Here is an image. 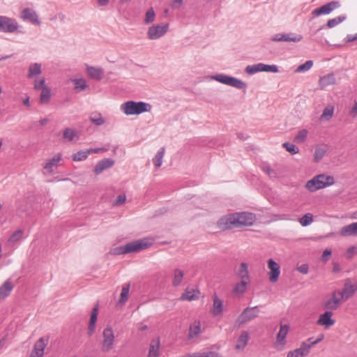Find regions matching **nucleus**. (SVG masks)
<instances>
[{
  "instance_id": "1",
  "label": "nucleus",
  "mask_w": 357,
  "mask_h": 357,
  "mask_svg": "<svg viewBox=\"0 0 357 357\" xmlns=\"http://www.w3.org/2000/svg\"><path fill=\"white\" fill-rule=\"evenodd\" d=\"M324 338V334H319L316 339L310 337L301 342L299 347L289 350L287 353V357H306L307 356L312 348L322 341Z\"/></svg>"
},
{
  "instance_id": "2",
  "label": "nucleus",
  "mask_w": 357,
  "mask_h": 357,
  "mask_svg": "<svg viewBox=\"0 0 357 357\" xmlns=\"http://www.w3.org/2000/svg\"><path fill=\"white\" fill-rule=\"evenodd\" d=\"M334 183L335 178L333 176L327 174H320L307 181L305 185V188L308 191L314 192L321 189L330 187Z\"/></svg>"
},
{
  "instance_id": "3",
  "label": "nucleus",
  "mask_w": 357,
  "mask_h": 357,
  "mask_svg": "<svg viewBox=\"0 0 357 357\" xmlns=\"http://www.w3.org/2000/svg\"><path fill=\"white\" fill-rule=\"evenodd\" d=\"M152 243L153 242L151 239L143 238L129 243L124 246L115 248L111 250V253L113 255H122L130 252H136L148 248L152 245Z\"/></svg>"
},
{
  "instance_id": "4",
  "label": "nucleus",
  "mask_w": 357,
  "mask_h": 357,
  "mask_svg": "<svg viewBox=\"0 0 357 357\" xmlns=\"http://www.w3.org/2000/svg\"><path fill=\"white\" fill-rule=\"evenodd\" d=\"M152 106L144 102L127 101L121 105V110L126 115H139L144 112H149Z\"/></svg>"
},
{
  "instance_id": "5",
  "label": "nucleus",
  "mask_w": 357,
  "mask_h": 357,
  "mask_svg": "<svg viewBox=\"0 0 357 357\" xmlns=\"http://www.w3.org/2000/svg\"><path fill=\"white\" fill-rule=\"evenodd\" d=\"M115 331L112 326L107 325L102 332V340L100 342L101 350L103 352H109L115 346Z\"/></svg>"
},
{
  "instance_id": "6",
  "label": "nucleus",
  "mask_w": 357,
  "mask_h": 357,
  "mask_svg": "<svg viewBox=\"0 0 357 357\" xmlns=\"http://www.w3.org/2000/svg\"><path fill=\"white\" fill-rule=\"evenodd\" d=\"M290 331V326L288 324H281L279 331L276 335L273 344V347L277 351H282L286 347L287 344V336Z\"/></svg>"
},
{
  "instance_id": "7",
  "label": "nucleus",
  "mask_w": 357,
  "mask_h": 357,
  "mask_svg": "<svg viewBox=\"0 0 357 357\" xmlns=\"http://www.w3.org/2000/svg\"><path fill=\"white\" fill-rule=\"evenodd\" d=\"M169 29V24H153L147 31V37L150 40H158L165 36Z\"/></svg>"
},
{
  "instance_id": "8",
  "label": "nucleus",
  "mask_w": 357,
  "mask_h": 357,
  "mask_svg": "<svg viewBox=\"0 0 357 357\" xmlns=\"http://www.w3.org/2000/svg\"><path fill=\"white\" fill-rule=\"evenodd\" d=\"M259 310L258 307H246L238 317L236 322L239 326H242L259 316Z\"/></svg>"
},
{
  "instance_id": "9",
  "label": "nucleus",
  "mask_w": 357,
  "mask_h": 357,
  "mask_svg": "<svg viewBox=\"0 0 357 357\" xmlns=\"http://www.w3.org/2000/svg\"><path fill=\"white\" fill-rule=\"evenodd\" d=\"M34 89L40 90V102L43 104L49 102L51 97V91L45 84V79L43 77H39L38 79H34Z\"/></svg>"
},
{
  "instance_id": "10",
  "label": "nucleus",
  "mask_w": 357,
  "mask_h": 357,
  "mask_svg": "<svg viewBox=\"0 0 357 357\" xmlns=\"http://www.w3.org/2000/svg\"><path fill=\"white\" fill-rule=\"evenodd\" d=\"M268 277L271 282L275 283L278 281L281 274L280 265L273 259L267 260Z\"/></svg>"
},
{
  "instance_id": "11",
  "label": "nucleus",
  "mask_w": 357,
  "mask_h": 357,
  "mask_svg": "<svg viewBox=\"0 0 357 357\" xmlns=\"http://www.w3.org/2000/svg\"><path fill=\"white\" fill-rule=\"evenodd\" d=\"M344 301L340 290H335L332 292L331 297L326 301L324 306L327 309L335 310L342 305Z\"/></svg>"
},
{
  "instance_id": "12",
  "label": "nucleus",
  "mask_w": 357,
  "mask_h": 357,
  "mask_svg": "<svg viewBox=\"0 0 357 357\" xmlns=\"http://www.w3.org/2000/svg\"><path fill=\"white\" fill-rule=\"evenodd\" d=\"M218 226L222 230L238 227L236 213L222 216L218 220Z\"/></svg>"
},
{
  "instance_id": "13",
  "label": "nucleus",
  "mask_w": 357,
  "mask_h": 357,
  "mask_svg": "<svg viewBox=\"0 0 357 357\" xmlns=\"http://www.w3.org/2000/svg\"><path fill=\"white\" fill-rule=\"evenodd\" d=\"M18 27L17 22L6 16L0 15V31L5 33H13Z\"/></svg>"
},
{
  "instance_id": "14",
  "label": "nucleus",
  "mask_w": 357,
  "mask_h": 357,
  "mask_svg": "<svg viewBox=\"0 0 357 357\" xmlns=\"http://www.w3.org/2000/svg\"><path fill=\"white\" fill-rule=\"evenodd\" d=\"M49 338L47 337H43L37 340L34 344L30 357H43L45 349L47 346Z\"/></svg>"
},
{
  "instance_id": "15",
  "label": "nucleus",
  "mask_w": 357,
  "mask_h": 357,
  "mask_svg": "<svg viewBox=\"0 0 357 357\" xmlns=\"http://www.w3.org/2000/svg\"><path fill=\"white\" fill-rule=\"evenodd\" d=\"M49 338L47 337H43L37 340L34 344L30 357H43L45 349L47 346Z\"/></svg>"
},
{
  "instance_id": "16",
  "label": "nucleus",
  "mask_w": 357,
  "mask_h": 357,
  "mask_svg": "<svg viewBox=\"0 0 357 357\" xmlns=\"http://www.w3.org/2000/svg\"><path fill=\"white\" fill-rule=\"evenodd\" d=\"M238 227H248L253 225L255 217L250 213H236Z\"/></svg>"
},
{
  "instance_id": "17",
  "label": "nucleus",
  "mask_w": 357,
  "mask_h": 357,
  "mask_svg": "<svg viewBox=\"0 0 357 357\" xmlns=\"http://www.w3.org/2000/svg\"><path fill=\"white\" fill-rule=\"evenodd\" d=\"M335 323V320L333 318V312L331 311H326L321 314L317 321V324L324 327L325 329L330 328Z\"/></svg>"
},
{
  "instance_id": "18",
  "label": "nucleus",
  "mask_w": 357,
  "mask_h": 357,
  "mask_svg": "<svg viewBox=\"0 0 357 357\" xmlns=\"http://www.w3.org/2000/svg\"><path fill=\"white\" fill-rule=\"evenodd\" d=\"M214 79L219 82L234 86L238 89H242L245 86V84L242 81L227 75H219L214 77Z\"/></svg>"
},
{
  "instance_id": "19",
  "label": "nucleus",
  "mask_w": 357,
  "mask_h": 357,
  "mask_svg": "<svg viewBox=\"0 0 357 357\" xmlns=\"http://www.w3.org/2000/svg\"><path fill=\"white\" fill-rule=\"evenodd\" d=\"M98 312H99V306H98V304H96L93 307V308L91 312V315H90L89 326H88V328H87V333H88L89 336L93 335L96 331V322H97V319H98Z\"/></svg>"
},
{
  "instance_id": "20",
  "label": "nucleus",
  "mask_w": 357,
  "mask_h": 357,
  "mask_svg": "<svg viewBox=\"0 0 357 357\" xmlns=\"http://www.w3.org/2000/svg\"><path fill=\"white\" fill-rule=\"evenodd\" d=\"M200 291L198 289L187 287L181 295L179 300L184 301H192L199 299Z\"/></svg>"
},
{
  "instance_id": "21",
  "label": "nucleus",
  "mask_w": 357,
  "mask_h": 357,
  "mask_svg": "<svg viewBox=\"0 0 357 357\" xmlns=\"http://www.w3.org/2000/svg\"><path fill=\"white\" fill-rule=\"evenodd\" d=\"M339 6V3L337 1H331L326 5L321 6L319 8L314 10L312 14L317 17L321 15H328L331 13L333 10Z\"/></svg>"
},
{
  "instance_id": "22",
  "label": "nucleus",
  "mask_w": 357,
  "mask_h": 357,
  "mask_svg": "<svg viewBox=\"0 0 357 357\" xmlns=\"http://www.w3.org/2000/svg\"><path fill=\"white\" fill-rule=\"evenodd\" d=\"M357 291V284H352L349 280H347L344 284V288L340 291L344 301L351 298Z\"/></svg>"
},
{
  "instance_id": "23",
  "label": "nucleus",
  "mask_w": 357,
  "mask_h": 357,
  "mask_svg": "<svg viewBox=\"0 0 357 357\" xmlns=\"http://www.w3.org/2000/svg\"><path fill=\"white\" fill-rule=\"evenodd\" d=\"M302 40V36L296 34L278 33L273 38V41H285V42H299Z\"/></svg>"
},
{
  "instance_id": "24",
  "label": "nucleus",
  "mask_w": 357,
  "mask_h": 357,
  "mask_svg": "<svg viewBox=\"0 0 357 357\" xmlns=\"http://www.w3.org/2000/svg\"><path fill=\"white\" fill-rule=\"evenodd\" d=\"M249 339H250L249 333L245 331H241L237 340H236V342L235 344V349L237 351H243L245 348L246 345L248 344Z\"/></svg>"
},
{
  "instance_id": "25",
  "label": "nucleus",
  "mask_w": 357,
  "mask_h": 357,
  "mask_svg": "<svg viewBox=\"0 0 357 357\" xmlns=\"http://www.w3.org/2000/svg\"><path fill=\"white\" fill-rule=\"evenodd\" d=\"M114 165V161L109 158H105L100 160L94 168V173L97 175L102 173L104 170L112 167Z\"/></svg>"
},
{
  "instance_id": "26",
  "label": "nucleus",
  "mask_w": 357,
  "mask_h": 357,
  "mask_svg": "<svg viewBox=\"0 0 357 357\" xmlns=\"http://www.w3.org/2000/svg\"><path fill=\"white\" fill-rule=\"evenodd\" d=\"M223 312V301L214 295L213 297V306L211 309V312L213 316H220Z\"/></svg>"
},
{
  "instance_id": "27",
  "label": "nucleus",
  "mask_w": 357,
  "mask_h": 357,
  "mask_svg": "<svg viewBox=\"0 0 357 357\" xmlns=\"http://www.w3.org/2000/svg\"><path fill=\"white\" fill-rule=\"evenodd\" d=\"M340 234L343 237L357 236V222L342 227Z\"/></svg>"
},
{
  "instance_id": "28",
  "label": "nucleus",
  "mask_w": 357,
  "mask_h": 357,
  "mask_svg": "<svg viewBox=\"0 0 357 357\" xmlns=\"http://www.w3.org/2000/svg\"><path fill=\"white\" fill-rule=\"evenodd\" d=\"M336 84V79L333 74H328L319 78V86L321 89Z\"/></svg>"
},
{
  "instance_id": "29",
  "label": "nucleus",
  "mask_w": 357,
  "mask_h": 357,
  "mask_svg": "<svg viewBox=\"0 0 357 357\" xmlns=\"http://www.w3.org/2000/svg\"><path fill=\"white\" fill-rule=\"evenodd\" d=\"M160 342L158 338L151 341L148 357H159Z\"/></svg>"
},
{
  "instance_id": "30",
  "label": "nucleus",
  "mask_w": 357,
  "mask_h": 357,
  "mask_svg": "<svg viewBox=\"0 0 357 357\" xmlns=\"http://www.w3.org/2000/svg\"><path fill=\"white\" fill-rule=\"evenodd\" d=\"M61 159L62 155L61 153H56L53 156L52 159L45 163L44 169L48 173H52L53 172V167H56L58 164L61 161Z\"/></svg>"
},
{
  "instance_id": "31",
  "label": "nucleus",
  "mask_w": 357,
  "mask_h": 357,
  "mask_svg": "<svg viewBox=\"0 0 357 357\" xmlns=\"http://www.w3.org/2000/svg\"><path fill=\"white\" fill-rule=\"evenodd\" d=\"M250 284V281L245 280H240V282H237L233 288V294L236 296L243 295L247 290L248 286Z\"/></svg>"
},
{
  "instance_id": "32",
  "label": "nucleus",
  "mask_w": 357,
  "mask_h": 357,
  "mask_svg": "<svg viewBox=\"0 0 357 357\" xmlns=\"http://www.w3.org/2000/svg\"><path fill=\"white\" fill-rule=\"evenodd\" d=\"M13 289L12 282L8 280L1 286H0V301L3 300Z\"/></svg>"
},
{
  "instance_id": "33",
  "label": "nucleus",
  "mask_w": 357,
  "mask_h": 357,
  "mask_svg": "<svg viewBox=\"0 0 357 357\" xmlns=\"http://www.w3.org/2000/svg\"><path fill=\"white\" fill-rule=\"evenodd\" d=\"M24 20H27L33 24L38 25L40 24L36 12L31 9L24 10Z\"/></svg>"
},
{
  "instance_id": "34",
  "label": "nucleus",
  "mask_w": 357,
  "mask_h": 357,
  "mask_svg": "<svg viewBox=\"0 0 357 357\" xmlns=\"http://www.w3.org/2000/svg\"><path fill=\"white\" fill-rule=\"evenodd\" d=\"M237 275L240 280L250 282L248 266L246 263H241L240 264L237 272Z\"/></svg>"
},
{
  "instance_id": "35",
  "label": "nucleus",
  "mask_w": 357,
  "mask_h": 357,
  "mask_svg": "<svg viewBox=\"0 0 357 357\" xmlns=\"http://www.w3.org/2000/svg\"><path fill=\"white\" fill-rule=\"evenodd\" d=\"M328 151V148L326 145H318L314 149V161L319 162L324 157L325 154Z\"/></svg>"
},
{
  "instance_id": "36",
  "label": "nucleus",
  "mask_w": 357,
  "mask_h": 357,
  "mask_svg": "<svg viewBox=\"0 0 357 357\" xmlns=\"http://www.w3.org/2000/svg\"><path fill=\"white\" fill-rule=\"evenodd\" d=\"M184 277V271L181 269L176 268L174 271L173 273V280L172 284L174 287L179 286L182 282Z\"/></svg>"
},
{
  "instance_id": "37",
  "label": "nucleus",
  "mask_w": 357,
  "mask_h": 357,
  "mask_svg": "<svg viewBox=\"0 0 357 357\" xmlns=\"http://www.w3.org/2000/svg\"><path fill=\"white\" fill-rule=\"evenodd\" d=\"M87 73L93 79H100L103 75V70L100 68L88 67Z\"/></svg>"
},
{
  "instance_id": "38",
  "label": "nucleus",
  "mask_w": 357,
  "mask_h": 357,
  "mask_svg": "<svg viewBox=\"0 0 357 357\" xmlns=\"http://www.w3.org/2000/svg\"><path fill=\"white\" fill-rule=\"evenodd\" d=\"M201 331V322L199 321H195L193 322L189 328V337L193 338L197 337Z\"/></svg>"
},
{
  "instance_id": "39",
  "label": "nucleus",
  "mask_w": 357,
  "mask_h": 357,
  "mask_svg": "<svg viewBox=\"0 0 357 357\" xmlns=\"http://www.w3.org/2000/svg\"><path fill=\"white\" fill-rule=\"evenodd\" d=\"M41 73V65L38 63H33L29 66L28 77L35 78Z\"/></svg>"
},
{
  "instance_id": "40",
  "label": "nucleus",
  "mask_w": 357,
  "mask_h": 357,
  "mask_svg": "<svg viewBox=\"0 0 357 357\" xmlns=\"http://www.w3.org/2000/svg\"><path fill=\"white\" fill-rule=\"evenodd\" d=\"M63 135V138L68 141H73L79 139L78 132L71 128L65 129Z\"/></svg>"
},
{
  "instance_id": "41",
  "label": "nucleus",
  "mask_w": 357,
  "mask_h": 357,
  "mask_svg": "<svg viewBox=\"0 0 357 357\" xmlns=\"http://www.w3.org/2000/svg\"><path fill=\"white\" fill-rule=\"evenodd\" d=\"M334 113V107L332 105L326 106L321 115V119L324 121H328L332 118Z\"/></svg>"
},
{
  "instance_id": "42",
  "label": "nucleus",
  "mask_w": 357,
  "mask_h": 357,
  "mask_svg": "<svg viewBox=\"0 0 357 357\" xmlns=\"http://www.w3.org/2000/svg\"><path fill=\"white\" fill-rule=\"evenodd\" d=\"M183 357H221L218 353L215 351H206L202 353H193L185 355Z\"/></svg>"
},
{
  "instance_id": "43",
  "label": "nucleus",
  "mask_w": 357,
  "mask_h": 357,
  "mask_svg": "<svg viewBox=\"0 0 357 357\" xmlns=\"http://www.w3.org/2000/svg\"><path fill=\"white\" fill-rule=\"evenodd\" d=\"M346 20V17L344 15H340L338 17H336L335 18L331 19L327 22V27L328 28H333L338 25L339 24L342 23Z\"/></svg>"
},
{
  "instance_id": "44",
  "label": "nucleus",
  "mask_w": 357,
  "mask_h": 357,
  "mask_svg": "<svg viewBox=\"0 0 357 357\" xmlns=\"http://www.w3.org/2000/svg\"><path fill=\"white\" fill-rule=\"evenodd\" d=\"M75 84V89L77 91H82L87 88L86 82L84 79H75L73 80Z\"/></svg>"
},
{
  "instance_id": "45",
  "label": "nucleus",
  "mask_w": 357,
  "mask_h": 357,
  "mask_svg": "<svg viewBox=\"0 0 357 357\" xmlns=\"http://www.w3.org/2000/svg\"><path fill=\"white\" fill-rule=\"evenodd\" d=\"M308 131L306 129L301 130L294 137V142L296 143L304 142L307 137Z\"/></svg>"
},
{
  "instance_id": "46",
  "label": "nucleus",
  "mask_w": 357,
  "mask_h": 357,
  "mask_svg": "<svg viewBox=\"0 0 357 357\" xmlns=\"http://www.w3.org/2000/svg\"><path fill=\"white\" fill-rule=\"evenodd\" d=\"M312 222H313V215L312 213H310L305 214L299 220V222L303 227H306V226L310 225Z\"/></svg>"
},
{
  "instance_id": "47",
  "label": "nucleus",
  "mask_w": 357,
  "mask_h": 357,
  "mask_svg": "<svg viewBox=\"0 0 357 357\" xmlns=\"http://www.w3.org/2000/svg\"><path fill=\"white\" fill-rule=\"evenodd\" d=\"M165 154V149L162 148L155 155L153 161L155 167H159L161 166L162 162V158Z\"/></svg>"
},
{
  "instance_id": "48",
  "label": "nucleus",
  "mask_w": 357,
  "mask_h": 357,
  "mask_svg": "<svg viewBox=\"0 0 357 357\" xmlns=\"http://www.w3.org/2000/svg\"><path fill=\"white\" fill-rule=\"evenodd\" d=\"M89 156V152L86 151H80L73 155L72 158L74 161L79 162L84 160Z\"/></svg>"
},
{
  "instance_id": "49",
  "label": "nucleus",
  "mask_w": 357,
  "mask_h": 357,
  "mask_svg": "<svg viewBox=\"0 0 357 357\" xmlns=\"http://www.w3.org/2000/svg\"><path fill=\"white\" fill-rule=\"evenodd\" d=\"M246 72L249 74H255L257 72H263L262 63L248 66L246 68Z\"/></svg>"
},
{
  "instance_id": "50",
  "label": "nucleus",
  "mask_w": 357,
  "mask_h": 357,
  "mask_svg": "<svg viewBox=\"0 0 357 357\" xmlns=\"http://www.w3.org/2000/svg\"><path fill=\"white\" fill-rule=\"evenodd\" d=\"M155 16V12L153 10V8H149L146 13L145 18H144V23L146 24H151V22H153L154 21Z\"/></svg>"
},
{
  "instance_id": "51",
  "label": "nucleus",
  "mask_w": 357,
  "mask_h": 357,
  "mask_svg": "<svg viewBox=\"0 0 357 357\" xmlns=\"http://www.w3.org/2000/svg\"><path fill=\"white\" fill-rule=\"evenodd\" d=\"M22 238V231L19 229L14 232L8 239V241L11 243H14L20 241Z\"/></svg>"
},
{
  "instance_id": "52",
  "label": "nucleus",
  "mask_w": 357,
  "mask_h": 357,
  "mask_svg": "<svg viewBox=\"0 0 357 357\" xmlns=\"http://www.w3.org/2000/svg\"><path fill=\"white\" fill-rule=\"evenodd\" d=\"M313 65L312 61H307L305 63L299 66L298 68L296 69V72L301 73L309 70Z\"/></svg>"
},
{
  "instance_id": "53",
  "label": "nucleus",
  "mask_w": 357,
  "mask_h": 357,
  "mask_svg": "<svg viewBox=\"0 0 357 357\" xmlns=\"http://www.w3.org/2000/svg\"><path fill=\"white\" fill-rule=\"evenodd\" d=\"M283 146L286 150L291 154H296L299 152V149L294 144L290 143H284Z\"/></svg>"
},
{
  "instance_id": "54",
  "label": "nucleus",
  "mask_w": 357,
  "mask_h": 357,
  "mask_svg": "<svg viewBox=\"0 0 357 357\" xmlns=\"http://www.w3.org/2000/svg\"><path fill=\"white\" fill-rule=\"evenodd\" d=\"M349 116L353 119H357V98L354 100L349 111Z\"/></svg>"
},
{
  "instance_id": "55",
  "label": "nucleus",
  "mask_w": 357,
  "mask_h": 357,
  "mask_svg": "<svg viewBox=\"0 0 357 357\" xmlns=\"http://www.w3.org/2000/svg\"><path fill=\"white\" fill-rule=\"evenodd\" d=\"M129 294V287H123L121 293V298L120 302L124 303L128 297Z\"/></svg>"
},
{
  "instance_id": "56",
  "label": "nucleus",
  "mask_w": 357,
  "mask_h": 357,
  "mask_svg": "<svg viewBox=\"0 0 357 357\" xmlns=\"http://www.w3.org/2000/svg\"><path fill=\"white\" fill-rule=\"evenodd\" d=\"M263 72H273L277 73L278 71V67L274 65H266L262 63Z\"/></svg>"
},
{
  "instance_id": "57",
  "label": "nucleus",
  "mask_w": 357,
  "mask_h": 357,
  "mask_svg": "<svg viewBox=\"0 0 357 357\" xmlns=\"http://www.w3.org/2000/svg\"><path fill=\"white\" fill-rule=\"evenodd\" d=\"M91 121L97 126H100L105 123L104 119L100 115L91 117Z\"/></svg>"
},
{
  "instance_id": "58",
  "label": "nucleus",
  "mask_w": 357,
  "mask_h": 357,
  "mask_svg": "<svg viewBox=\"0 0 357 357\" xmlns=\"http://www.w3.org/2000/svg\"><path fill=\"white\" fill-rule=\"evenodd\" d=\"M296 270L302 273V274H307L309 271V266L307 264H303L300 266H298L297 268H296Z\"/></svg>"
},
{
  "instance_id": "59",
  "label": "nucleus",
  "mask_w": 357,
  "mask_h": 357,
  "mask_svg": "<svg viewBox=\"0 0 357 357\" xmlns=\"http://www.w3.org/2000/svg\"><path fill=\"white\" fill-rule=\"evenodd\" d=\"M357 253V248L354 246L349 248L346 253V256L348 258L351 257Z\"/></svg>"
},
{
  "instance_id": "60",
  "label": "nucleus",
  "mask_w": 357,
  "mask_h": 357,
  "mask_svg": "<svg viewBox=\"0 0 357 357\" xmlns=\"http://www.w3.org/2000/svg\"><path fill=\"white\" fill-rule=\"evenodd\" d=\"M126 197L124 195H120L117 197L116 199V204L120 205L123 204L126 202Z\"/></svg>"
},
{
  "instance_id": "61",
  "label": "nucleus",
  "mask_w": 357,
  "mask_h": 357,
  "mask_svg": "<svg viewBox=\"0 0 357 357\" xmlns=\"http://www.w3.org/2000/svg\"><path fill=\"white\" fill-rule=\"evenodd\" d=\"M331 255V251L329 250H325L322 255V259L324 261H327Z\"/></svg>"
},
{
  "instance_id": "62",
  "label": "nucleus",
  "mask_w": 357,
  "mask_h": 357,
  "mask_svg": "<svg viewBox=\"0 0 357 357\" xmlns=\"http://www.w3.org/2000/svg\"><path fill=\"white\" fill-rule=\"evenodd\" d=\"M105 151V149H88L87 152H89V155H90L91 153H98L100 152H103Z\"/></svg>"
},
{
  "instance_id": "63",
  "label": "nucleus",
  "mask_w": 357,
  "mask_h": 357,
  "mask_svg": "<svg viewBox=\"0 0 357 357\" xmlns=\"http://www.w3.org/2000/svg\"><path fill=\"white\" fill-rule=\"evenodd\" d=\"M357 40V33L355 35H347V36L345 38L346 42H353L354 40Z\"/></svg>"
},
{
  "instance_id": "64",
  "label": "nucleus",
  "mask_w": 357,
  "mask_h": 357,
  "mask_svg": "<svg viewBox=\"0 0 357 357\" xmlns=\"http://www.w3.org/2000/svg\"><path fill=\"white\" fill-rule=\"evenodd\" d=\"M109 0H98V3L100 6H106L109 3Z\"/></svg>"
}]
</instances>
